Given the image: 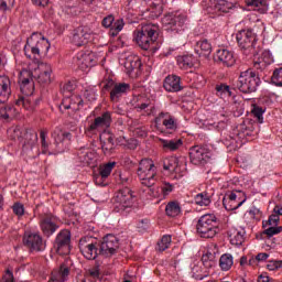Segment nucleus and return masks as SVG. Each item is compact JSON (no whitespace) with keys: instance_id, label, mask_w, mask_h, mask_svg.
Instances as JSON below:
<instances>
[{"instance_id":"nucleus-1","label":"nucleus","mask_w":282,"mask_h":282,"mask_svg":"<svg viewBox=\"0 0 282 282\" xmlns=\"http://www.w3.org/2000/svg\"><path fill=\"white\" fill-rule=\"evenodd\" d=\"M137 177L141 186L149 188L150 197H169L175 191V184L169 181H163L160 187H155L160 176H158V166H155V163L151 159H143L139 162Z\"/></svg>"},{"instance_id":"nucleus-2","label":"nucleus","mask_w":282,"mask_h":282,"mask_svg":"<svg viewBox=\"0 0 282 282\" xmlns=\"http://www.w3.org/2000/svg\"><path fill=\"white\" fill-rule=\"evenodd\" d=\"M159 34L160 26L156 24H145L140 30L133 32V41L141 50L158 52L160 50V43H158Z\"/></svg>"},{"instance_id":"nucleus-3","label":"nucleus","mask_w":282,"mask_h":282,"mask_svg":"<svg viewBox=\"0 0 282 282\" xmlns=\"http://www.w3.org/2000/svg\"><path fill=\"white\" fill-rule=\"evenodd\" d=\"M17 74L22 95L18 97L15 105H18V107H28L32 105V97L30 96L34 94V77L32 76V72L28 70L25 66L23 68L18 67Z\"/></svg>"},{"instance_id":"nucleus-4","label":"nucleus","mask_w":282,"mask_h":282,"mask_svg":"<svg viewBox=\"0 0 282 282\" xmlns=\"http://www.w3.org/2000/svg\"><path fill=\"white\" fill-rule=\"evenodd\" d=\"M50 40L41 33H33L24 45V54L28 58H42L50 52Z\"/></svg>"},{"instance_id":"nucleus-5","label":"nucleus","mask_w":282,"mask_h":282,"mask_svg":"<svg viewBox=\"0 0 282 282\" xmlns=\"http://www.w3.org/2000/svg\"><path fill=\"white\" fill-rule=\"evenodd\" d=\"M196 232L203 239H213L219 232V219L215 214L200 216L196 225Z\"/></svg>"},{"instance_id":"nucleus-6","label":"nucleus","mask_w":282,"mask_h":282,"mask_svg":"<svg viewBox=\"0 0 282 282\" xmlns=\"http://www.w3.org/2000/svg\"><path fill=\"white\" fill-rule=\"evenodd\" d=\"M25 68L31 72L32 77L36 78L41 85H50L54 80V68L47 62H31Z\"/></svg>"},{"instance_id":"nucleus-7","label":"nucleus","mask_w":282,"mask_h":282,"mask_svg":"<svg viewBox=\"0 0 282 282\" xmlns=\"http://www.w3.org/2000/svg\"><path fill=\"white\" fill-rule=\"evenodd\" d=\"M216 96L224 100L225 102H229V105H234L236 107H257L254 104V99H243L241 95H236L232 97V91H230V86L228 85H220L216 87Z\"/></svg>"},{"instance_id":"nucleus-8","label":"nucleus","mask_w":282,"mask_h":282,"mask_svg":"<svg viewBox=\"0 0 282 282\" xmlns=\"http://www.w3.org/2000/svg\"><path fill=\"white\" fill-rule=\"evenodd\" d=\"M112 202L115 213H124V210H129L133 206L135 195L129 187H124L115 194Z\"/></svg>"},{"instance_id":"nucleus-9","label":"nucleus","mask_w":282,"mask_h":282,"mask_svg":"<svg viewBox=\"0 0 282 282\" xmlns=\"http://www.w3.org/2000/svg\"><path fill=\"white\" fill-rule=\"evenodd\" d=\"M119 63L123 67V72L131 76V78H138L139 74L142 73V61L140 56L134 54L121 55Z\"/></svg>"},{"instance_id":"nucleus-10","label":"nucleus","mask_w":282,"mask_h":282,"mask_svg":"<svg viewBox=\"0 0 282 282\" xmlns=\"http://www.w3.org/2000/svg\"><path fill=\"white\" fill-rule=\"evenodd\" d=\"M237 87L242 94H252L259 87V76L252 69H247L240 73Z\"/></svg>"},{"instance_id":"nucleus-11","label":"nucleus","mask_w":282,"mask_h":282,"mask_svg":"<svg viewBox=\"0 0 282 282\" xmlns=\"http://www.w3.org/2000/svg\"><path fill=\"white\" fill-rule=\"evenodd\" d=\"M236 39L240 50H242L245 54L254 52L257 47V33H254V31L250 29L242 30L237 33Z\"/></svg>"},{"instance_id":"nucleus-12","label":"nucleus","mask_w":282,"mask_h":282,"mask_svg":"<svg viewBox=\"0 0 282 282\" xmlns=\"http://www.w3.org/2000/svg\"><path fill=\"white\" fill-rule=\"evenodd\" d=\"M79 251L88 261H94L100 254V242L94 241L91 237H83L79 240Z\"/></svg>"},{"instance_id":"nucleus-13","label":"nucleus","mask_w":282,"mask_h":282,"mask_svg":"<svg viewBox=\"0 0 282 282\" xmlns=\"http://www.w3.org/2000/svg\"><path fill=\"white\" fill-rule=\"evenodd\" d=\"M111 127V113L104 112L101 116L96 117L86 128V135L93 138L96 133L105 131Z\"/></svg>"},{"instance_id":"nucleus-14","label":"nucleus","mask_w":282,"mask_h":282,"mask_svg":"<svg viewBox=\"0 0 282 282\" xmlns=\"http://www.w3.org/2000/svg\"><path fill=\"white\" fill-rule=\"evenodd\" d=\"M162 23L167 32H182L186 28V14L170 13L162 19Z\"/></svg>"},{"instance_id":"nucleus-15","label":"nucleus","mask_w":282,"mask_h":282,"mask_svg":"<svg viewBox=\"0 0 282 282\" xmlns=\"http://www.w3.org/2000/svg\"><path fill=\"white\" fill-rule=\"evenodd\" d=\"M120 248V241L115 235L108 234L99 241V253L101 257H113Z\"/></svg>"},{"instance_id":"nucleus-16","label":"nucleus","mask_w":282,"mask_h":282,"mask_svg":"<svg viewBox=\"0 0 282 282\" xmlns=\"http://www.w3.org/2000/svg\"><path fill=\"white\" fill-rule=\"evenodd\" d=\"M74 65L82 69V72H87V69L94 67L96 63H98V57H96V53L91 51H80L73 58Z\"/></svg>"},{"instance_id":"nucleus-17","label":"nucleus","mask_w":282,"mask_h":282,"mask_svg":"<svg viewBox=\"0 0 282 282\" xmlns=\"http://www.w3.org/2000/svg\"><path fill=\"white\" fill-rule=\"evenodd\" d=\"M72 243V232L67 229L61 230L53 242V248L57 254H69Z\"/></svg>"},{"instance_id":"nucleus-18","label":"nucleus","mask_w":282,"mask_h":282,"mask_svg":"<svg viewBox=\"0 0 282 282\" xmlns=\"http://www.w3.org/2000/svg\"><path fill=\"white\" fill-rule=\"evenodd\" d=\"M74 89H76V84L72 82H64L61 84V94L64 96L62 100L63 107H72V105H78V107H80V105H83V99L77 95H72L69 97Z\"/></svg>"},{"instance_id":"nucleus-19","label":"nucleus","mask_w":282,"mask_h":282,"mask_svg":"<svg viewBox=\"0 0 282 282\" xmlns=\"http://www.w3.org/2000/svg\"><path fill=\"white\" fill-rule=\"evenodd\" d=\"M94 41V31L89 26H78L73 31L70 42L77 47H83Z\"/></svg>"},{"instance_id":"nucleus-20","label":"nucleus","mask_w":282,"mask_h":282,"mask_svg":"<svg viewBox=\"0 0 282 282\" xmlns=\"http://www.w3.org/2000/svg\"><path fill=\"white\" fill-rule=\"evenodd\" d=\"M40 228L44 235V237H52L61 226L58 225V217L53 214H43L40 216Z\"/></svg>"},{"instance_id":"nucleus-21","label":"nucleus","mask_w":282,"mask_h":282,"mask_svg":"<svg viewBox=\"0 0 282 282\" xmlns=\"http://www.w3.org/2000/svg\"><path fill=\"white\" fill-rule=\"evenodd\" d=\"M23 243L30 252H43V250H45L43 237L36 232L25 231L23 236Z\"/></svg>"},{"instance_id":"nucleus-22","label":"nucleus","mask_w":282,"mask_h":282,"mask_svg":"<svg viewBox=\"0 0 282 282\" xmlns=\"http://www.w3.org/2000/svg\"><path fill=\"white\" fill-rule=\"evenodd\" d=\"M189 160L195 166H204L210 160V151L202 145L192 147L189 149Z\"/></svg>"},{"instance_id":"nucleus-23","label":"nucleus","mask_w":282,"mask_h":282,"mask_svg":"<svg viewBox=\"0 0 282 282\" xmlns=\"http://www.w3.org/2000/svg\"><path fill=\"white\" fill-rule=\"evenodd\" d=\"M251 54H253V67L254 69H260V72H263L268 65L274 63V57L270 51L259 50L256 53L254 51L251 52Z\"/></svg>"},{"instance_id":"nucleus-24","label":"nucleus","mask_w":282,"mask_h":282,"mask_svg":"<svg viewBox=\"0 0 282 282\" xmlns=\"http://www.w3.org/2000/svg\"><path fill=\"white\" fill-rule=\"evenodd\" d=\"M13 133L15 134V138H23L24 133V144H28L31 149L36 144V142H39V134L34 129L23 130V128L18 126L13 129Z\"/></svg>"},{"instance_id":"nucleus-25","label":"nucleus","mask_w":282,"mask_h":282,"mask_svg":"<svg viewBox=\"0 0 282 282\" xmlns=\"http://www.w3.org/2000/svg\"><path fill=\"white\" fill-rule=\"evenodd\" d=\"M47 131L45 130H41L40 132V140H41V149H42V153L44 155H58V153H63V148L56 143L54 144H50L47 143Z\"/></svg>"},{"instance_id":"nucleus-26","label":"nucleus","mask_w":282,"mask_h":282,"mask_svg":"<svg viewBox=\"0 0 282 282\" xmlns=\"http://www.w3.org/2000/svg\"><path fill=\"white\" fill-rule=\"evenodd\" d=\"M234 8L235 2L231 0H213L207 10L210 14H219V12H230Z\"/></svg>"},{"instance_id":"nucleus-27","label":"nucleus","mask_w":282,"mask_h":282,"mask_svg":"<svg viewBox=\"0 0 282 282\" xmlns=\"http://www.w3.org/2000/svg\"><path fill=\"white\" fill-rule=\"evenodd\" d=\"M104 28H110V36H118L124 28V20L119 19L116 21L113 15H108L102 20Z\"/></svg>"},{"instance_id":"nucleus-28","label":"nucleus","mask_w":282,"mask_h":282,"mask_svg":"<svg viewBox=\"0 0 282 282\" xmlns=\"http://www.w3.org/2000/svg\"><path fill=\"white\" fill-rule=\"evenodd\" d=\"M214 58L215 61H217L218 63H223V65H226L227 67H232V65H235L237 61V58H235V53H232V51H229L228 48H218Z\"/></svg>"},{"instance_id":"nucleus-29","label":"nucleus","mask_w":282,"mask_h":282,"mask_svg":"<svg viewBox=\"0 0 282 282\" xmlns=\"http://www.w3.org/2000/svg\"><path fill=\"white\" fill-rule=\"evenodd\" d=\"M10 85V77L6 75L0 76V105L8 102L11 94Z\"/></svg>"},{"instance_id":"nucleus-30","label":"nucleus","mask_w":282,"mask_h":282,"mask_svg":"<svg viewBox=\"0 0 282 282\" xmlns=\"http://www.w3.org/2000/svg\"><path fill=\"white\" fill-rule=\"evenodd\" d=\"M196 54L198 56H204V58H208L213 52V45L208 40H200L196 43Z\"/></svg>"},{"instance_id":"nucleus-31","label":"nucleus","mask_w":282,"mask_h":282,"mask_svg":"<svg viewBox=\"0 0 282 282\" xmlns=\"http://www.w3.org/2000/svg\"><path fill=\"white\" fill-rule=\"evenodd\" d=\"M163 87L166 91H180L182 89L180 77L176 75L167 76L164 80Z\"/></svg>"},{"instance_id":"nucleus-32","label":"nucleus","mask_w":282,"mask_h":282,"mask_svg":"<svg viewBox=\"0 0 282 282\" xmlns=\"http://www.w3.org/2000/svg\"><path fill=\"white\" fill-rule=\"evenodd\" d=\"M245 235H246V230L243 229L231 228L228 231V238L232 246H241V243H243Z\"/></svg>"},{"instance_id":"nucleus-33","label":"nucleus","mask_w":282,"mask_h":282,"mask_svg":"<svg viewBox=\"0 0 282 282\" xmlns=\"http://www.w3.org/2000/svg\"><path fill=\"white\" fill-rule=\"evenodd\" d=\"M163 169L164 171H169V173H180V159L176 156H170L163 160Z\"/></svg>"},{"instance_id":"nucleus-34","label":"nucleus","mask_w":282,"mask_h":282,"mask_svg":"<svg viewBox=\"0 0 282 282\" xmlns=\"http://www.w3.org/2000/svg\"><path fill=\"white\" fill-rule=\"evenodd\" d=\"M246 4L249 6V8H253V10L260 12V14H265V12H268L270 9L268 0H246Z\"/></svg>"},{"instance_id":"nucleus-35","label":"nucleus","mask_w":282,"mask_h":282,"mask_svg":"<svg viewBox=\"0 0 282 282\" xmlns=\"http://www.w3.org/2000/svg\"><path fill=\"white\" fill-rule=\"evenodd\" d=\"M235 202H237V194L232 192L226 194L223 198V205L225 206L226 210H235V208H239V206H242L243 202L246 200H242L237 205H232Z\"/></svg>"},{"instance_id":"nucleus-36","label":"nucleus","mask_w":282,"mask_h":282,"mask_svg":"<svg viewBox=\"0 0 282 282\" xmlns=\"http://www.w3.org/2000/svg\"><path fill=\"white\" fill-rule=\"evenodd\" d=\"M156 120H163V127L169 131H175V129H177L175 118H173L169 112H161Z\"/></svg>"},{"instance_id":"nucleus-37","label":"nucleus","mask_w":282,"mask_h":282,"mask_svg":"<svg viewBox=\"0 0 282 282\" xmlns=\"http://www.w3.org/2000/svg\"><path fill=\"white\" fill-rule=\"evenodd\" d=\"M130 89L131 86H129V84L115 85L113 89L110 93V98L112 102H118L120 96H122V94H127V91H129Z\"/></svg>"},{"instance_id":"nucleus-38","label":"nucleus","mask_w":282,"mask_h":282,"mask_svg":"<svg viewBox=\"0 0 282 282\" xmlns=\"http://www.w3.org/2000/svg\"><path fill=\"white\" fill-rule=\"evenodd\" d=\"M160 142L164 151H177L184 144L182 139H160Z\"/></svg>"},{"instance_id":"nucleus-39","label":"nucleus","mask_w":282,"mask_h":282,"mask_svg":"<svg viewBox=\"0 0 282 282\" xmlns=\"http://www.w3.org/2000/svg\"><path fill=\"white\" fill-rule=\"evenodd\" d=\"M68 276H69V268L65 264H62L58 271L52 273L51 281L64 282V281H67Z\"/></svg>"},{"instance_id":"nucleus-40","label":"nucleus","mask_w":282,"mask_h":282,"mask_svg":"<svg viewBox=\"0 0 282 282\" xmlns=\"http://www.w3.org/2000/svg\"><path fill=\"white\" fill-rule=\"evenodd\" d=\"M213 202V194L208 192H203L194 196V203L197 206H210Z\"/></svg>"},{"instance_id":"nucleus-41","label":"nucleus","mask_w":282,"mask_h":282,"mask_svg":"<svg viewBox=\"0 0 282 282\" xmlns=\"http://www.w3.org/2000/svg\"><path fill=\"white\" fill-rule=\"evenodd\" d=\"M165 214L167 217H177L182 215V207L180 206V203L177 200L167 203L165 207Z\"/></svg>"},{"instance_id":"nucleus-42","label":"nucleus","mask_w":282,"mask_h":282,"mask_svg":"<svg viewBox=\"0 0 282 282\" xmlns=\"http://www.w3.org/2000/svg\"><path fill=\"white\" fill-rule=\"evenodd\" d=\"M176 61L181 69H191L195 65V57L193 55H182Z\"/></svg>"},{"instance_id":"nucleus-43","label":"nucleus","mask_w":282,"mask_h":282,"mask_svg":"<svg viewBox=\"0 0 282 282\" xmlns=\"http://www.w3.org/2000/svg\"><path fill=\"white\" fill-rule=\"evenodd\" d=\"M234 263L235 260L230 253H224L219 259V267L224 272H228V270L232 268Z\"/></svg>"},{"instance_id":"nucleus-44","label":"nucleus","mask_w":282,"mask_h":282,"mask_svg":"<svg viewBox=\"0 0 282 282\" xmlns=\"http://www.w3.org/2000/svg\"><path fill=\"white\" fill-rule=\"evenodd\" d=\"M192 274L194 279L202 281V279H206V276H208V270H205L202 264H194L192 267Z\"/></svg>"},{"instance_id":"nucleus-45","label":"nucleus","mask_w":282,"mask_h":282,"mask_svg":"<svg viewBox=\"0 0 282 282\" xmlns=\"http://www.w3.org/2000/svg\"><path fill=\"white\" fill-rule=\"evenodd\" d=\"M69 132H63L59 127H56L55 130L52 132V138L55 140V144L61 147V141L65 140V138H69Z\"/></svg>"},{"instance_id":"nucleus-46","label":"nucleus","mask_w":282,"mask_h":282,"mask_svg":"<svg viewBox=\"0 0 282 282\" xmlns=\"http://www.w3.org/2000/svg\"><path fill=\"white\" fill-rule=\"evenodd\" d=\"M171 236H163L156 245V250L159 252H164V250H169V248H171Z\"/></svg>"},{"instance_id":"nucleus-47","label":"nucleus","mask_w":282,"mask_h":282,"mask_svg":"<svg viewBox=\"0 0 282 282\" xmlns=\"http://www.w3.org/2000/svg\"><path fill=\"white\" fill-rule=\"evenodd\" d=\"M115 167H116V162H109L105 165H101L99 167V175L107 178L109 177V175H111V171H113Z\"/></svg>"},{"instance_id":"nucleus-48","label":"nucleus","mask_w":282,"mask_h":282,"mask_svg":"<svg viewBox=\"0 0 282 282\" xmlns=\"http://www.w3.org/2000/svg\"><path fill=\"white\" fill-rule=\"evenodd\" d=\"M265 113V108L262 107H253L251 108V116L257 118L259 124H263V115Z\"/></svg>"},{"instance_id":"nucleus-49","label":"nucleus","mask_w":282,"mask_h":282,"mask_svg":"<svg viewBox=\"0 0 282 282\" xmlns=\"http://www.w3.org/2000/svg\"><path fill=\"white\" fill-rule=\"evenodd\" d=\"M273 85L282 87V68H276L271 77Z\"/></svg>"},{"instance_id":"nucleus-50","label":"nucleus","mask_w":282,"mask_h":282,"mask_svg":"<svg viewBox=\"0 0 282 282\" xmlns=\"http://www.w3.org/2000/svg\"><path fill=\"white\" fill-rule=\"evenodd\" d=\"M150 8H155L159 14H162V8L164 6V0H144Z\"/></svg>"},{"instance_id":"nucleus-51","label":"nucleus","mask_w":282,"mask_h":282,"mask_svg":"<svg viewBox=\"0 0 282 282\" xmlns=\"http://www.w3.org/2000/svg\"><path fill=\"white\" fill-rule=\"evenodd\" d=\"M14 111H17V108L14 107H4L0 109V116L1 118H4V120H9V118H12Z\"/></svg>"},{"instance_id":"nucleus-52","label":"nucleus","mask_w":282,"mask_h":282,"mask_svg":"<svg viewBox=\"0 0 282 282\" xmlns=\"http://www.w3.org/2000/svg\"><path fill=\"white\" fill-rule=\"evenodd\" d=\"M12 210L17 217H23V215H25V207L21 203H14Z\"/></svg>"},{"instance_id":"nucleus-53","label":"nucleus","mask_w":282,"mask_h":282,"mask_svg":"<svg viewBox=\"0 0 282 282\" xmlns=\"http://www.w3.org/2000/svg\"><path fill=\"white\" fill-rule=\"evenodd\" d=\"M263 228L267 226H279V216L276 214H272L268 221L262 223Z\"/></svg>"},{"instance_id":"nucleus-54","label":"nucleus","mask_w":282,"mask_h":282,"mask_svg":"<svg viewBox=\"0 0 282 282\" xmlns=\"http://www.w3.org/2000/svg\"><path fill=\"white\" fill-rule=\"evenodd\" d=\"M13 6L14 0H0V12H6V10H10Z\"/></svg>"},{"instance_id":"nucleus-55","label":"nucleus","mask_w":282,"mask_h":282,"mask_svg":"<svg viewBox=\"0 0 282 282\" xmlns=\"http://www.w3.org/2000/svg\"><path fill=\"white\" fill-rule=\"evenodd\" d=\"M282 268V260H271L267 264V269L270 271L280 270Z\"/></svg>"},{"instance_id":"nucleus-56","label":"nucleus","mask_w":282,"mask_h":282,"mask_svg":"<svg viewBox=\"0 0 282 282\" xmlns=\"http://www.w3.org/2000/svg\"><path fill=\"white\" fill-rule=\"evenodd\" d=\"M94 182L97 186H107V177L102 176V174H96Z\"/></svg>"},{"instance_id":"nucleus-57","label":"nucleus","mask_w":282,"mask_h":282,"mask_svg":"<svg viewBox=\"0 0 282 282\" xmlns=\"http://www.w3.org/2000/svg\"><path fill=\"white\" fill-rule=\"evenodd\" d=\"M202 265L205 270H210V268L215 267V260H208V258H202Z\"/></svg>"},{"instance_id":"nucleus-58","label":"nucleus","mask_w":282,"mask_h":282,"mask_svg":"<svg viewBox=\"0 0 282 282\" xmlns=\"http://www.w3.org/2000/svg\"><path fill=\"white\" fill-rule=\"evenodd\" d=\"M88 276H91V279H100V269L98 265L95 268L90 269L88 271Z\"/></svg>"},{"instance_id":"nucleus-59","label":"nucleus","mask_w":282,"mask_h":282,"mask_svg":"<svg viewBox=\"0 0 282 282\" xmlns=\"http://www.w3.org/2000/svg\"><path fill=\"white\" fill-rule=\"evenodd\" d=\"M2 282H15L14 281V273L8 269L6 274L2 276Z\"/></svg>"},{"instance_id":"nucleus-60","label":"nucleus","mask_w":282,"mask_h":282,"mask_svg":"<svg viewBox=\"0 0 282 282\" xmlns=\"http://www.w3.org/2000/svg\"><path fill=\"white\" fill-rule=\"evenodd\" d=\"M268 259H270V254L265 252H261L256 256V260H258V263H263L264 261H268Z\"/></svg>"},{"instance_id":"nucleus-61","label":"nucleus","mask_w":282,"mask_h":282,"mask_svg":"<svg viewBox=\"0 0 282 282\" xmlns=\"http://www.w3.org/2000/svg\"><path fill=\"white\" fill-rule=\"evenodd\" d=\"M263 235H267V237H274V235H278L276 234V227L274 226H271L269 228H267L264 231H263Z\"/></svg>"},{"instance_id":"nucleus-62","label":"nucleus","mask_w":282,"mask_h":282,"mask_svg":"<svg viewBox=\"0 0 282 282\" xmlns=\"http://www.w3.org/2000/svg\"><path fill=\"white\" fill-rule=\"evenodd\" d=\"M129 182H131V178L129 177V175L119 174V184L127 186V184H129Z\"/></svg>"},{"instance_id":"nucleus-63","label":"nucleus","mask_w":282,"mask_h":282,"mask_svg":"<svg viewBox=\"0 0 282 282\" xmlns=\"http://www.w3.org/2000/svg\"><path fill=\"white\" fill-rule=\"evenodd\" d=\"M33 6H40L45 8L50 3V0H32Z\"/></svg>"},{"instance_id":"nucleus-64","label":"nucleus","mask_w":282,"mask_h":282,"mask_svg":"<svg viewBox=\"0 0 282 282\" xmlns=\"http://www.w3.org/2000/svg\"><path fill=\"white\" fill-rule=\"evenodd\" d=\"M258 282H270V276H268V273H262L258 276Z\"/></svg>"}]
</instances>
